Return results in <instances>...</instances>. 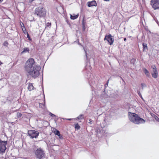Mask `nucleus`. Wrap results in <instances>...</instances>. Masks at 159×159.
Instances as JSON below:
<instances>
[{"mask_svg": "<svg viewBox=\"0 0 159 159\" xmlns=\"http://www.w3.org/2000/svg\"><path fill=\"white\" fill-rule=\"evenodd\" d=\"M28 134L31 138H36L39 135V133L35 130H30L28 131Z\"/></svg>", "mask_w": 159, "mask_h": 159, "instance_id": "5", "label": "nucleus"}, {"mask_svg": "<svg viewBox=\"0 0 159 159\" xmlns=\"http://www.w3.org/2000/svg\"><path fill=\"white\" fill-rule=\"evenodd\" d=\"M97 5L96 2L94 1H92L88 3V6L89 7H92L93 6H96Z\"/></svg>", "mask_w": 159, "mask_h": 159, "instance_id": "10", "label": "nucleus"}, {"mask_svg": "<svg viewBox=\"0 0 159 159\" xmlns=\"http://www.w3.org/2000/svg\"><path fill=\"white\" fill-rule=\"evenodd\" d=\"M83 26H84V25L83 24Z\"/></svg>", "mask_w": 159, "mask_h": 159, "instance_id": "27", "label": "nucleus"}, {"mask_svg": "<svg viewBox=\"0 0 159 159\" xmlns=\"http://www.w3.org/2000/svg\"><path fill=\"white\" fill-rule=\"evenodd\" d=\"M34 87L31 84H30L29 85L28 89L30 90H31L33 89Z\"/></svg>", "mask_w": 159, "mask_h": 159, "instance_id": "14", "label": "nucleus"}, {"mask_svg": "<svg viewBox=\"0 0 159 159\" xmlns=\"http://www.w3.org/2000/svg\"><path fill=\"white\" fill-rule=\"evenodd\" d=\"M33 59H28L26 62L25 66V70L30 75L33 77L38 76L39 74V66H37L34 64Z\"/></svg>", "mask_w": 159, "mask_h": 159, "instance_id": "1", "label": "nucleus"}, {"mask_svg": "<svg viewBox=\"0 0 159 159\" xmlns=\"http://www.w3.org/2000/svg\"><path fill=\"white\" fill-rule=\"evenodd\" d=\"M35 154L37 157L40 159L44 156L43 151L40 149H38L36 151Z\"/></svg>", "mask_w": 159, "mask_h": 159, "instance_id": "7", "label": "nucleus"}, {"mask_svg": "<svg viewBox=\"0 0 159 159\" xmlns=\"http://www.w3.org/2000/svg\"><path fill=\"white\" fill-rule=\"evenodd\" d=\"M27 38H28L29 39H30V37L29 36V35L28 34H27Z\"/></svg>", "mask_w": 159, "mask_h": 159, "instance_id": "22", "label": "nucleus"}, {"mask_svg": "<svg viewBox=\"0 0 159 159\" xmlns=\"http://www.w3.org/2000/svg\"><path fill=\"white\" fill-rule=\"evenodd\" d=\"M6 141H2L0 140V151L1 152L4 153L6 149L5 145L7 144Z\"/></svg>", "mask_w": 159, "mask_h": 159, "instance_id": "4", "label": "nucleus"}, {"mask_svg": "<svg viewBox=\"0 0 159 159\" xmlns=\"http://www.w3.org/2000/svg\"><path fill=\"white\" fill-rule=\"evenodd\" d=\"M29 51V49L28 48H24L23 51L22 52V53L25 52H28Z\"/></svg>", "mask_w": 159, "mask_h": 159, "instance_id": "15", "label": "nucleus"}, {"mask_svg": "<svg viewBox=\"0 0 159 159\" xmlns=\"http://www.w3.org/2000/svg\"><path fill=\"white\" fill-rule=\"evenodd\" d=\"M20 25H21V26H22V25H23V27H24V24H23V23H20Z\"/></svg>", "mask_w": 159, "mask_h": 159, "instance_id": "20", "label": "nucleus"}, {"mask_svg": "<svg viewBox=\"0 0 159 159\" xmlns=\"http://www.w3.org/2000/svg\"><path fill=\"white\" fill-rule=\"evenodd\" d=\"M51 116H55L53 114H51Z\"/></svg>", "mask_w": 159, "mask_h": 159, "instance_id": "24", "label": "nucleus"}, {"mask_svg": "<svg viewBox=\"0 0 159 159\" xmlns=\"http://www.w3.org/2000/svg\"><path fill=\"white\" fill-rule=\"evenodd\" d=\"M3 0H2V1ZM2 1V0H0V2H1Z\"/></svg>", "mask_w": 159, "mask_h": 159, "instance_id": "26", "label": "nucleus"}, {"mask_svg": "<svg viewBox=\"0 0 159 159\" xmlns=\"http://www.w3.org/2000/svg\"><path fill=\"white\" fill-rule=\"evenodd\" d=\"M80 126L78 125V124H76L75 125V128L78 129H80Z\"/></svg>", "mask_w": 159, "mask_h": 159, "instance_id": "17", "label": "nucleus"}, {"mask_svg": "<svg viewBox=\"0 0 159 159\" xmlns=\"http://www.w3.org/2000/svg\"><path fill=\"white\" fill-rule=\"evenodd\" d=\"M70 18L71 19L74 20V19H75L77 18L78 17V14L77 15H73V16L71 15H70Z\"/></svg>", "mask_w": 159, "mask_h": 159, "instance_id": "11", "label": "nucleus"}, {"mask_svg": "<svg viewBox=\"0 0 159 159\" xmlns=\"http://www.w3.org/2000/svg\"><path fill=\"white\" fill-rule=\"evenodd\" d=\"M129 115L130 121L135 124L143 123L145 122L144 120L139 117L135 114L130 112L129 113Z\"/></svg>", "mask_w": 159, "mask_h": 159, "instance_id": "2", "label": "nucleus"}, {"mask_svg": "<svg viewBox=\"0 0 159 159\" xmlns=\"http://www.w3.org/2000/svg\"><path fill=\"white\" fill-rule=\"evenodd\" d=\"M151 4L155 9L159 8V0H152Z\"/></svg>", "mask_w": 159, "mask_h": 159, "instance_id": "6", "label": "nucleus"}, {"mask_svg": "<svg viewBox=\"0 0 159 159\" xmlns=\"http://www.w3.org/2000/svg\"><path fill=\"white\" fill-rule=\"evenodd\" d=\"M54 132L55 134L57 135L58 136H60V133L59 131L55 129V130L54 131Z\"/></svg>", "mask_w": 159, "mask_h": 159, "instance_id": "13", "label": "nucleus"}, {"mask_svg": "<svg viewBox=\"0 0 159 159\" xmlns=\"http://www.w3.org/2000/svg\"><path fill=\"white\" fill-rule=\"evenodd\" d=\"M124 40L125 41V40H126V38H125V39H124Z\"/></svg>", "mask_w": 159, "mask_h": 159, "instance_id": "25", "label": "nucleus"}, {"mask_svg": "<svg viewBox=\"0 0 159 159\" xmlns=\"http://www.w3.org/2000/svg\"><path fill=\"white\" fill-rule=\"evenodd\" d=\"M4 44H5V45H6L7 44V42H5L4 43Z\"/></svg>", "mask_w": 159, "mask_h": 159, "instance_id": "21", "label": "nucleus"}, {"mask_svg": "<svg viewBox=\"0 0 159 159\" xmlns=\"http://www.w3.org/2000/svg\"><path fill=\"white\" fill-rule=\"evenodd\" d=\"M143 51H144L147 48V46L146 44H143Z\"/></svg>", "mask_w": 159, "mask_h": 159, "instance_id": "16", "label": "nucleus"}, {"mask_svg": "<svg viewBox=\"0 0 159 159\" xmlns=\"http://www.w3.org/2000/svg\"><path fill=\"white\" fill-rule=\"evenodd\" d=\"M146 85L144 83H141V87L142 88V89L143 88V87H145Z\"/></svg>", "mask_w": 159, "mask_h": 159, "instance_id": "18", "label": "nucleus"}, {"mask_svg": "<svg viewBox=\"0 0 159 159\" xmlns=\"http://www.w3.org/2000/svg\"><path fill=\"white\" fill-rule=\"evenodd\" d=\"M18 116H21V115L20 114V113H18Z\"/></svg>", "mask_w": 159, "mask_h": 159, "instance_id": "23", "label": "nucleus"}, {"mask_svg": "<svg viewBox=\"0 0 159 159\" xmlns=\"http://www.w3.org/2000/svg\"><path fill=\"white\" fill-rule=\"evenodd\" d=\"M153 70L152 73V75L153 77L156 78L157 77V72L155 66L152 67Z\"/></svg>", "mask_w": 159, "mask_h": 159, "instance_id": "8", "label": "nucleus"}, {"mask_svg": "<svg viewBox=\"0 0 159 159\" xmlns=\"http://www.w3.org/2000/svg\"><path fill=\"white\" fill-rule=\"evenodd\" d=\"M143 72L147 76H149V75H150V74H149V72L148 71V70H146V69H144Z\"/></svg>", "mask_w": 159, "mask_h": 159, "instance_id": "12", "label": "nucleus"}, {"mask_svg": "<svg viewBox=\"0 0 159 159\" xmlns=\"http://www.w3.org/2000/svg\"><path fill=\"white\" fill-rule=\"evenodd\" d=\"M45 14V11L44 8L42 7H39L35 10V14L39 16H42Z\"/></svg>", "mask_w": 159, "mask_h": 159, "instance_id": "3", "label": "nucleus"}, {"mask_svg": "<svg viewBox=\"0 0 159 159\" xmlns=\"http://www.w3.org/2000/svg\"><path fill=\"white\" fill-rule=\"evenodd\" d=\"M105 40H107L110 45H111L113 42V40L112 38H111V35L106 36L105 38Z\"/></svg>", "mask_w": 159, "mask_h": 159, "instance_id": "9", "label": "nucleus"}, {"mask_svg": "<svg viewBox=\"0 0 159 159\" xmlns=\"http://www.w3.org/2000/svg\"><path fill=\"white\" fill-rule=\"evenodd\" d=\"M24 28H22V30L23 31V32L25 33V27H24Z\"/></svg>", "mask_w": 159, "mask_h": 159, "instance_id": "19", "label": "nucleus"}]
</instances>
